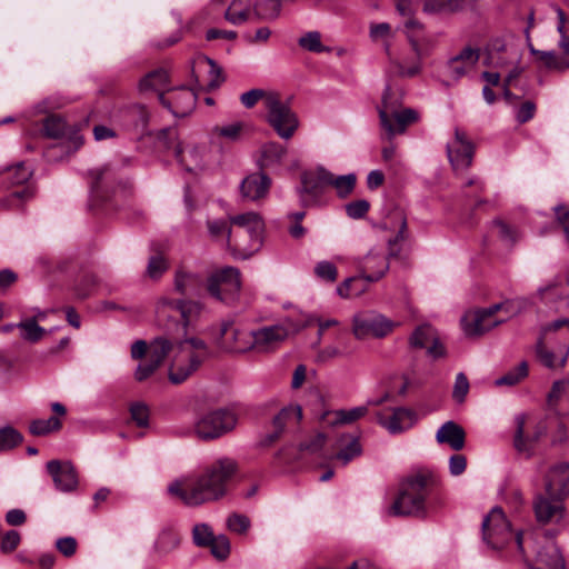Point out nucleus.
I'll return each mask as SVG.
<instances>
[{
    "mask_svg": "<svg viewBox=\"0 0 569 569\" xmlns=\"http://www.w3.org/2000/svg\"><path fill=\"white\" fill-rule=\"evenodd\" d=\"M329 179H331V172L323 167L303 172L300 177L301 186L297 189L302 206L311 204L326 187H329Z\"/></svg>",
    "mask_w": 569,
    "mask_h": 569,
    "instance_id": "18",
    "label": "nucleus"
},
{
    "mask_svg": "<svg viewBox=\"0 0 569 569\" xmlns=\"http://www.w3.org/2000/svg\"><path fill=\"white\" fill-rule=\"evenodd\" d=\"M253 14L252 0H232L224 12V18L232 24H242Z\"/></svg>",
    "mask_w": 569,
    "mask_h": 569,
    "instance_id": "36",
    "label": "nucleus"
},
{
    "mask_svg": "<svg viewBox=\"0 0 569 569\" xmlns=\"http://www.w3.org/2000/svg\"><path fill=\"white\" fill-rule=\"evenodd\" d=\"M438 335L437 330L429 323L418 326L408 339L411 349H425Z\"/></svg>",
    "mask_w": 569,
    "mask_h": 569,
    "instance_id": "39",
    "label": "nucleus"
},
{
    "mask_svg": "<svg viewBox=\"0 0 569 569\" xmlns=\"http://www.w3.org/2000/svg\"><path fill=\"white\" fill-rule=\"evenodd\" d=\"M42 130L46 137L57 139L64 134L66 122L58 116H49L43 121Z\"/></svg>",
    "mask_w": 569,
    "mask_h": 569,
    "instance_id": "54",
    "label": "nucleus"
},
{
    "mask_svg": "<svg viewBox=\"0 0 569 569\" xmlns=\"http://www.w3.org/2000/svg\"><path fill=\"white\" fill-rule=\"evenodd\" d=\"M545 491L550 498L558 499L569 495V462H560L549 468L545 475Z\"/></svg>",
    "mask_w": 569,
    "mask_h": 569,
    "instance_id": "23",
    "label": "nucleus"
},
{
    "mask_svg": "<svg viewBox=\"0 0 569 569\" xmlns=\"http://www.w3.org/2000/svg\"><path fill=\"white\" fill-rule=\"evenodd\" d=\"M569 330V319L562 318L553 321L542 329V331H550L552 335V345L557 348L565 347L566 332Z\"/></svg>",
    "mask_w": 569,
    "mask_h": 569,
    "instance_id": "50",
    "label": "nucleus"
},
{
    "mask_svg": "<svg viewBox=\"0 0 569 569\" xmlns=\"http://www.w3.org/2000/svg\"><path fill=\"white\" fill-rule=\"evenodd\" d=\"M6 174L12 186H19L28 182L32 172L24 163H18L14 167L8 168Z\"/></svg>",
    "mask_w": 569,
    "mask_h": 569,
    "instance_id": "56",
    "label": "nucleus"
},
{
    "mask_svg": "<svg viewBox=\"0 0 569 569\" xmlns=\"http://www.w3.org/2000/svg\"><path fill=\"white\" fill-rule=\"evenodd\" d=\"M176 157L187 171H193L201 164V154L197 147H178Z\"/></svg>",
    "mask_w": 569,
    "mask_h": 569,
    "instance_id": "46",
    "label": "nucleus"
},
{
    "mask_svg": "<svg viewBox=\"0 0 569 569\" xmlns=\"http://www.w3.org/2000/svg\"><path fill=\"white\" fill-rule=\"evenodd\" d=\"M390 88L388 87L382 96L381 106L378 109L380 124L389 139L401 134L407 127L418 120V112L413 109H399L397 100L391 101Z\"/></svg>",
    "mask_w": 569,
    "mask_h": 569,
    "instance_id": "10",
    "label": "nucleus"
},
{
    "mask_svg": "<svg viewBox=\"0 0 569 569\" xmlns=\"http://www.w3.org/2000/svg\"><path fill=\"white\" fill-rule=\"evenodd\" d=\"M298 44L310 52H328L330 49L322 44L321 34L318 31H309L301 36L298 40Z\"/></svg>",
    "mask_w": 569,
    "mask_h": 569,
    "instance_id": "52",
    "label": "nucleus"
},
{
    "mask_svg": "<svg viewBox=\"0 0 569 569\" xmlns=\"http://www.w3.org/2000/svg\"><path fill=\"white\" fill-rule=\"evenodd\" d=\"M16 328L20 329L21 338L29 342H38L46 335V329L40 327L36 318H27L16 325Z\"/></svg>",
    "mask_w": 569,
    "mask_h": 569,
    "instance_id": "44",
    "label": "nucleus"
},
{
    "mask_svg": "<svg viewBox=\"0 0 569 569\" xmlns=\"http://www.w3.org/2000/svg\"><path fill=\"white\" fill-rule=\"evenodd\" d=\"M367 282L363 276L350 277L346 279L340 286L337 288V293L345 299L359 297L367 290Z\"/></svg>",
    "mask_w": 569,
    "mask_h": 569,
    "instance_id": "40",
    "label": "nucleus"
},
{
    "mask_svg": "<svg viewBox=\"0 0 569 569\" xmlns=\"http://www.w3.org/2000/svg\"><path fill=\"white\" fill-rule=\"evenodd\" d=\"M213 345L223 352H247L252 350V331L242 329L233 320H224L213 336Z\"/></svg>",
    "mask_w": 569,
    "mask_h": 569,
    "instance_id": "15",
    "label": "nucleus"
},
{
    "mask_svg": "<svg viewBox=\"0 0 569 569\" xmlns=\"http://www.w3.org/2000/svg\"><path fill=\"white\" fill-rule=\"evenodd\" d=\"M182 335L183 339L176 342L178 352L169 367V380L173 385L184 382L207 359L214 355L204 340L188 336V331Z\"/></svg>",
    "mask_w": 569,
    "mask_h": 569,
    "instance_id": "3",
    "label": "nucleus"
},
{
    "mask_svg": "<svg viewBox=\"0 0 569 569\" xmlns=\"http://www.w3.org/2000/svg\"><path fill=\"white\" fill-rule=\"evenodd\" d=\"M51 410L56 416L48 419H36L30 422L29 430L33 436H47L51 432L59 431L62 428V422L59 417L67 415L66 407L60 402H52Z\"/></svg>",
    "mask_w": 569,
    "mask_h": 569,
    "instance_id": "29",
    "label": "nucleus"
},
{
    "mask_svg": "<svg viewBox=\"0 0 569 569\" xmlns=\"http://www.w3.org/2000/svg\"><path fill=\"white\" fill-rule=\"evenodd\" d=\"M405 34L411 48V53L403 57H393L391 44L386 41L383 49L389 58V70L400 78H415L422 71V60L432 49L431 39L425 27L418 20L408 18L405 22Z\"/></svg>",
    "mask_w": 569,
    "mask_h": 569,
    "instance_id": "2",
    "label": "nucleus"
},
{
    "mask_svg": "<svg viewBox=\"0 0 569 569\" xmlns=\"http://www.w3.org/2000/svg\"><path fill=\"white\" fill-rule=\"evenodd\" d=\"M214 537L211 528L206 523H199L193 527L192 538L198 547H208Z\"/></svg>",
    "mask_w": 569,
    "mask_h": 569,
    "instance_id": "59",
    "label": "nucleus"
},
{
    "mask_svg": "<svg viewBox=\"0 0 569 569\" xmlns=\"http://www.w3.org/2000/svg\"><path fill=\"white\" fill-rule=\"evenodd\" d=\"M501 308L502 305L497 303L486 309L466 312L461 318L463 333L469 338H477L501 325L505 319L496 317V312Z\"/></svg>",
    "mask_w": 569,
    "mask_h": 569,
    "instance_id": "16",
    "label": "nucleus"
},
{
    "mask_svg": "<svg viewBox=\"0 0 569 569\" xmlns=\"http://www.w3.org/2000/svg\"><path fill=\"white\" fill-rule=\"evenodd\" d=\"M203 286V279L194 272L178 270L174 277V290L181 296L197 295Z\"/></svg>",
    "mask_w": 569,
    "mask_h": 569,
    "instance_id": "34",
    "label": "nucleus"
},
{
    "mask_svg": "<svg viewBox=\"0 0 569 569\" xmlns=\"http://www.w3.org/2000/svg\"><path fill=\"white\" fill-rule=\"evenodd\" d=\"M160 103L169 109L174 117H187L192 112L196 107L197 96L187 88L180 87L171 90L169 94H159Z\"/></svg>",
    "mask_w": 569,
    "mask_h": 569,
    "instance_id": "21",
    "label": "nucleus"
},
{
    "mask_svg": "<svg viewBox=\"0 0 569 569\" xmlns=\"http://www.w3.org/2000/svg\"><path fill=\"white\" fill-rule=\"evenodd\" d=\"M315 274L321 280L335 282L338 278V269L332 262L323 260L315 266Z\"/></svg>",
    "mask_w": 569,
    "mask_h": 569,
    "instance_id": "60",
    "label": "nucleus"
},
{
    "mask_svg": "<svg viewBox=\"0 0 569 569\" xmlns=\"http://www.w3.org/2000/svg\"><path fill=\"white\" fill-rule=\"evenodd\" d=\"M172 342L166 337H158L149 345L148 358L156 365H161L172 350Z\"/></svg>",
    "mask_w": 569,
    "mask_h": 569,
    "instance_id": "43",
    "label": "nucleus"
},
{
    "mask_svg": "<svg viewBox=\"0 0 569 569\" xmlns=\"http://www.w3.org/2000/svg\"><path fill=\"white\" fill-rule=\"evenodd\" d=\"M393 221L399 224V230L397 236L393 239H389V253L386 254L381 251H377L376 249L370 250L365 257L358 259L357 267L360 273L363 276L366 280L369 282L378 281L381 279L387 271L389 270V258L390 256H396V251L393 250V244L399 241L405 240L406 230H407V219L406 216L401 211H396L390 217Z\"/></svg>",
    "mask_w": 569,
    "mask_h": 569,
    "instance_id": "9",
    "label": "nucleus"
},
{
    "mask_svg": "<svg viewBox=\"0 0 569 569\" xmlns=\"http://www.w3.org/2000/svg\"><path fill=\"white\" fill-rule=\"evenodd\" d=\"M238 423L234 411L226 408H218L201 415L194 423L196 436L210 441L218 439L232 431Z\"/></svg>",
    "mask_w": 569,
    "mask_h": 569,
    "instance_id": "11",
    "label": "nucleus"
},
{
    "mask_svg": "<svg viewBox=\"0 0 569 569\" xmlns=\"http://www.w3.org/2000/svg\"><path fill=\"white\" fill-rule=\"evenodd\" d=\"M436 439L439 443H446L452 450L459 451L465 447L466 432L461 426L450 420L438 429Z\"/></svg>",
    "mask_w": 569,
    "mask_h": 569,
    "instance_id": "30",
    "label": "nucleus"
},
{
    "mask_svg": "<svg viewBox=\"0 0 569 569\" xmlns=\"http://www.w3.org/2000/svg\"><path fill=\"white\" fill-rule=\"evenodd\" d=\"M130 415H131L132 421H134V423L138 427L144 428L148 426L149 408L144 403H141V402L133 403L130 407Z\"/></svg>",
    "mask_w": 569,
    "mask_h": 569,
    "instance_id": "64",
    "label": "nucleus"
},
{
    "mask_svg": "<svg viewBox=\"0 0 569 569\" xmlns=\"http://www.w3.org/2000/svg\"><path fill=\"white\" fill-rule=\"evenodd\" d=\"M236 470L237 462L231 458L223 457L194 479L173 481L169 485L168 491L186 506H200L224 496L227 485Z\"/></svg>",
    "mask_w": 569,
    "mask_h": 569,
    "instance_id": "1",
    "label": "nucleus"
},
{
    "mask_svg": "<svg viewBox=\"0 0 569 569\" xmlns=\"http://www.w3.org/2000/svg\"><path fill=\"white\" fill-rule=\"evenodd\" d=\"M560 53L555 50H538L529 46L530 53L536 61L549 71L565 72L569 69V38L558 42Z\"/></svg>",
    "mask_w": 569,
    "mask_h": 569,
    "instance_id": "22",
    "label": "nucleus"
},
{
    "mask_svg": "<svg viewBox=\"0 0 569 569\" xmlns=\"http://www.w3.org/2000/svg\"><path fill=\"white\" fill-rule=\"evenodd\" d=\"M264 104L268 123L282 139L291 138L298 128V119L290 107L277 93L267 94Z\"/></svg>",
    "mask_w": 569,
    "mask_h": 569,
    "instance_id": "14",
    "label": "nucleus"
},
{
    "mask_svg": "<svg viewBox=\"0 0 569 569\" xmlns=\"http://www.w3.org/2000/svg\"><path fill=\"white\" fill-rule=\"evenodd\" d=\"M430 476L416 473L407 477L400 485L399 493L391 506L395 516H422L426 510Z\"/></svg>",
    "mask_w": 569,
    "mask_h": 569,
    "instance_id": "6",
    "label": "nucleus"
},
{
    "mask_svg": "<svg viewBox=\"0 0 569 569\" xmlns=\"http://www.w3.org/2000/svg\"><path fill=\"white\" fill-rule=\"evenodd\" d=\"M315 321L310 315H300L298 319L287 318L278 325L264 326L252 331V350L269 352L277 349L290 333H296Z\"/></svg>",
    "mask_w": 569,
    "mask_h": 569,
    "instance_id": "8",
    "label": "nucleus"
},
{
    "mask_svg": "<svg viewBox=\"0 0 569 569\" xmlns=\"http://www.w3.org/2000/svg\"><path fill=\"white\" fill-rule=\"evenodd\" d=\"M326 441L327 436L323 432H317L308 440L300 442L298 449L301 453L315 455L323 448Z\"/></svg>",
    "mask_w": 569,
    "mask_h": 569,
    "instance_id": "58",
    "label": "nucleus"
},
{
    "mask_svg": "<svg viewBox=\"0 0 569 569\" xmlns=\"http://www.w3.org/2000/svg\"><path fill=\"white\" fill-rule=\"evenodd\" d=\"M302 419V408L299 405L283 407L272 419L273 431L267 433L260 441L261 446L274 443L289 428L297 427Z\"/></svg>",
    "mask_w": 569,
    "mask_h": 569,
    "instance_id": "20",
    "label": "nucleus"
},
{
    "mask_svg": "<svg viewBox=\"0 0 569 569\" xmlns=\"http://www.w3.org/2000/svg\"><path fill=\"white\" fill-rule=\"evenodd\" d=\"M169 83L168 72L162 69H156L147 73L139 82V90L141 92L148 91H157L160 93H164L163 89Z\"/></svg>",
    "mask_w": 569,
    "mask_h": 569,
    "instance_id": "37",
    "label": "nucleus"
},
{
    "mask_svg": "<svg viewBox=\"0 0 569 569\" xmlns=\"http://www.w3.org/2000/svg\"><path fill=\"white\" fill-rule=\"evenodd\" d=\"M493 227L497 229L499 238L508 246H513L517 242L519 233L515 228L508 226L501 220H495Z\"/></svg>",
    "mask_w": 569,
    "mask_h": 569,
    "instance_id": "61",
    "label": "nucleus"
},
{
    "mask_svg": "<svg viewBox=\"0 0 569 569\" xmlns=\"http://www.w3.org/2000/svg\"><path fill=\"white\" fill-rule=\"evenodd\" d=\"M286 148L278 142H267L260 148L257 166L260 170L280 166L286 157Z\"/></svg>",
    "mask_w": 569,
    "mask_h": 569,
    "instance_id": "32",
    "label": "nucleus"
},
{
    "mask_svg": "<svg viewBox=\"0 0 569 569\" xmlns=\"http://www.w3.org/2000/svg\"><path fill=\"white\" fill-rule=\"evenodd\" d=\"M367 412V406L355 407L348 410L326 411L321 415L320 420L326 421L332 427L337 425H349L365 417Z\"/></svg>",
    "mask_w": 569,
    "mask_h": 569,
    "instance_id": "33",
    "label": "nucleus"
},
{
    "mask_svg": "<svg viewBox=\"0 0 569 569\" xmlns=\"http://www.w3.org/2000/svg\"><path fill=\"white\" fill-rule=\"evenodd\" d=\"M113 172L110 168L104 167L91 171L92 182L91 190L96 196H100L102 189L113 179Z\"/></svg>",
    "mask_w": 569,
    "mask_h": 569,
    "instance_id": "53",
    "label": "nucleus"
},
{
    "mask_svg": "<svg viewBox=\"0 0 569 569\" xmlns=\"http://www.w3.org/2000/svg\"><path fill=\"white\" fill-rule=\"evenodd\" d=\"M535 512L539 522H559L565 513L562 499L539 496L535 502Z\"/></svg>",
    "mask_w": 569,
    "mask_h": 569,
    "instance_id": "28",
    "label": "nucleus"
},
{
    "mask_svg": "<svg viewBox=\"0 0 569 569\" xmlns=\"http://www.w3.org/2000/svg\"><path fill=\"white\" fill-rule=\"evenodd\" d=\"M271 179L263 170L246 176L239 187L240 194L244 200L259 201L264 199L271 187Z\"/></svg>",
    "mask_w": 569,
    "mask_h": 569,
    "instance_id": "25",
    "label": "nucleus"
},
{
    "mask_svg": "<svg viewBox=\"0 0 569 569\" xmlns=\"http://www.w3.org/2000/svg\"><path fill=\"white\" fill-rule=\"evenodd\" d=\"M33 197V189L24 186L0 200V210L23 211V203Z\"/></svg>",
    "mask_w": 569,
    "mask_h": 569,
    "instance_id": "38",
    "label": "nucleus"
},
{
    "mask_svg": "<svg viewBox=\"0 0 569 569\" xmlns=\"http://www.w3.org/2000/svg\"><path fill=\"white\" fill-rule=\"evenodd\" d=\"M202 311V306L192 300H172L161 299L157 306L159 318L177 320V330L186 333L188 329L198 321Z\"/></svg>",
    "mask_w": 569,
    "mask_h": 569,
    "instance_id": "12",
    "label": "nucleus"
},
{
    "mask_svg": "<svg viewBox=\"0 0 569 569\" xmlns=\"http://www.w3.org/2000/svg\"><path fill=\"white\" fill-rule=\"evenodd\" d=\"M23 441V436L13 427L0 428V451H9Z\"/></svg>",
    "mask_w": 569,
    "mask_h": 569,
    "instance_id": "51",
    "label": "nucleus"
},
{
    "mask_svg": "<svg viewBox=\"0 0 569 569\" xmlns=\"http://www.w3.org/2000/svg\"><path fill=\"white\" fill-rule=\"evenodd\" d=\"M356 182L357 176L355 173L335 176L331 172V179H329V186L336 189L340 198L348 197L353 191Z\"/></svg>",
    "mask_w": 569,
    "mask_h": 569,
    "instance_id": "48",
    "label": "nucleus"
},
{
    "mask_svg": "<svg viewBox=\"0 0 569 569\" xmlns=\"http://www.w3.org/2000/svg\"><path fill=\"white\" fill-rule=\"evenodd\" d=\"M227 527L230 531L242 535L250 527V520L244 515L232 513L227 519Z\"/></svg>",
    "mask_w": 569,
    "mask_h": 569,
    "instance_id": "63",
    "label": "nucleus"
},
{
    "mask_svg": "<svg viewBox=\"0 0 569 569\" xmlns=\"http://www.w3.org/2000/svg\"><path fill=\"white\" fill-rule=\"evenodd\" d=\"M179 543L180 535L171 528H166L159 533L154 542V550L159 555H167L178 548Z\"/></svg>",
    "mask_w": 569,
    "mask_h": 569,
    "instance_id": "42",
    "label": "nucleus"
},
{
    "mask_svg": "<svg viewBox=\"0 0 569 569\" xmlns=\"http://www.w3.org/2000/svg\"><path fill=\"white\" fill-rule=\"evenodd\" d=\"M398 326V322L373 310L358 312L352 318V333L359 340L368 337L385 338Z\"/></svg>",
    "mask_w": 569,
    "mask_h": 569,
    "instance_id": "13",
    "label": "nucleus"
},
{
    "mask_svg": "<svg viewBox=\"0 0 569 569\" xmlns=\"http://www.w3.org/2000/svg\"><path fill=\"white\" fill-rule=\"evenodd\" d=\"M416 415L413 411L406 408H397L393 413L385 418L379 417V423L383 426L390 433H399L409 428L415 423Z\"/></svg>",
    "mask_w": 569,
    "mask_h": 569,
    "instance_id": "31",
    "label": "nucleus"
},
{
    "mask_svg": "<svg viewBox=\"0 0 569 569\" xmlns=\"http://www.w3.org/2000/svg\"><path fill=\"white\" fill-rule=\"evenodd\" d=\"M553 537L555 535H549L547 530L529 532L526 556L522 557L530 562V569L565 568L563 557L555 543Z\"/></svg>",
    "mask_w": 569,
    "mask_h": 569,
    "instance_id": "7",
    "label": "nucleus"
},
{
    "mask_svg": "<svg viewBox=\"0 0 569 569\" xmlns=\"http://www.w3.org/2000/svg\"><path fill=\"white\" fill-rule=\"evenodd\" d=\"M346 440H349L348 443L343 448H341L336 455V459L342 461L345 466L348 465L353 458L360 456L362 451L358 438L351 437L349 435H343L340 438V442L342 443Z\"/></svg>",
    "mask_w": 569,
    "mask_h": 569,
    "instance_id": "47",
    "label": "nucleus"
},
{
    "mask_svg": "<svg viewBox=\"0 0 569 569\" xmlns=\"http://www.w3.org/2000/svg\"><path fill=\"white\" fill-rule=\"evenodd\" d=\"M239 270L227 267L212 274L208 282V291L219 300H224V293H233L240 288Z\"/></svg>",
    "mask_w": 569,
    "mask_h": 569,
    "instance_id": "24",
    "label": "nucleus"
},
{
    "mask_svg": "<svg viewBox=\"0 0 569 569\" xmlns=\"http://www.w3.org/2000/svg\"><path fill=\"white\" fill-rule=\"evenodd\" d=\"M282 0H259L253 4V14L263 21L276 20L281 12Z\"/></svg>",
    "mask_w": 569,
    "mask_h": 569,
    "instance_id": "41",
    "label": "nucleus"
},
{
    "mask_svg": "<svg viewBox=\"0 0 569 569\" xmlns=\"http://www.w3.org/2000/svg\"><path fill=\"white\" fill-rule=\"evenodd\" d=\"M526 417L518 415L516 417V432L513 446L519 453L530 458L535 455V450L539 441L547 435L548 425L546 420H539L533 426L531 435L525 436Z\"/></svg>",
    "mask_w": 569,
    "mask_h": 569,
    "instance_id": "17",
    "label": "nucleus"
},
{
    "mask_svg": "<svg viewBox=\"0 0 569 569\" xmlns=\"http://www.w3.org/2000/svg\"><path fill=\"white\" fill-rule=\"evenodd\" d=\"M480 52L472 47H465L447 62L448 76L457 81L465 77L479 61Z\"/></svg>",
    "mask_w": 569,
    "mask_h": 569,
    "instance_id": "26",
    "label": "nucleus"
},
{
    "mask_svg": "<svg viewBox=\"0 0 569 569\" xmlns=\"http://www.w3.org/2000/svg\"><path fill=\"white\" fill-rule=\"evenodd\" d=\"M207 226L212 238L226 237L227 244L231 249L233 230L226 220L208 221Z\"/></svg>",
    "mask_w": 569,
    "mask_h": 569,
    "instance_id": "55",
    "label": "nucleus"
},
{
    "mask_svg": "<svg viewBox=\"0 0 569 569\" xmlns=\"http://www.w3.org/2000/svg\"><path fill=\"white\" fill-rule=\"evenodd\" d=\"M208 547H210L212 556L218 560H226L230 555V541L223 535L216 536L211 539Z\"/></svg>",
    "mask_w": 569,
    "mask_h": 569,
    "instance_id": "57",
    "label": "nucleus"
},
{
    "mask_svg": "<svg viewBox=\"0 0 569 569\" xmlns=\"http://www.w3.org/2000/svg\"><path fill=\"white\" fill-rule=\"evenodd\" d=\"M482 540L493 550L511 548L526 556V546L530 531H513L501 508L495 507L482 520Z\"/></svg>",
    "mask_w": 569,
    "mask_h": 569,
    "instance_id": "4",
    "label": "nucleus"
},
{
    "mask_svg": "<svg viewBox=\"0 0 569 569\" xmlns=\"http://www.w3.org/2000/svg\"><path fill=\"white\" fill-rule=\"evenodd\" d=\"M230 223L234 227L231 240L234 254L246 259L261 248L264 222L259 213L250 211L233 216Z\"/></svg>",
    "mask_w": 569,
    "mask_h": 569,
    "instance_id": "5",
    "label": "nucleus"
},
{
    "mask_svg": "<svg viewBox=\"0 0 569 569\" xmlns=\"http://www.w3.org/2000/svg\"><path fill=\"white\" fill-rule=\"evenodd\" d=\"M569 381H556L548 395V406L553 408L562 398H569Z\"/></svg>",
    "mask_w": 569,
    "mask_h": 569,
    "instance_id": "62",
    "label": "nucleus"
},
{
    "mask_svg": "<svg viewBox=\"0 0 569 569\" xmlns=\"http://www.w3.org/2000/svg\"><path fill=\"white\" fill-rule=\"evenodd\" d=\"M447 157L455 170L467 169L472 163L475 144L468 139L466 131L456 127L455 138L446 147Z\"/></svg>",
    "mask_w": 569,
    "mask_h": 569,
    "instance_id": "19",
    "label": "nucleus"
},
{
    "mask_svg": "<svg viewBox=\"0 0 569 569\" xmlns=\"http://www.w3.org/2000/svg\"><path fill=\"white\" fill-rule=\"evenodd\" d=\"M529 373V365L527 361H521L517 367L507 371L503 376L495 381V385L512 387L520 383Z\"/></svg>",
    "mask_w": 569,
    "mask_h": 569,
    "instance_id": "45",
    "label": "nucleus"
},
{
    "mask_svg": "<svg viewBox=\"0 0 569 569\" xmlns=\"http://www.w3.org/2000/svg\"><path fill=\"white\" fill-rule=\"evenodd\" d=\"M47 470L58 490L69 492L76 489L78 485L77 473L70 462L62 463L58 460H51L47 463Z\"/></svg>",
    "mask_w": 569,
    "mask_h": 569,
    "instance_id": "27",
    "label": "nucleus"
},
{
    "mask_svg": "<svg viewBox=\"0 0 569 569\" xmlns=\"http://www.w3.org/2000/svg\"><path fill=\"white\" fill-rule=\"evenodd\" d=\"M99 287V279L94 273H83L74 286V292L78 298L84 299L93 295Z\"/></svg>",
    "mask_w": 569,
    "mask_h": 569,
    "instance_id": "49",
    "label": "nucleus"
},
{
    "mask_svg": "<svg viewBox=\"0 0 569 569\" xmlns=\"http://www.w3.org/2000/svg\"><path fill=\"white\" fill-rule=\"evenodd\" d=\"M469 0H423L422 10L429 14H452L463 11Z\"/></svg>",
    "mask_w": 569,
    "mask_h": 569,
    "instance_id": "35",
    "label": "nucleus"
}]
</instances>
